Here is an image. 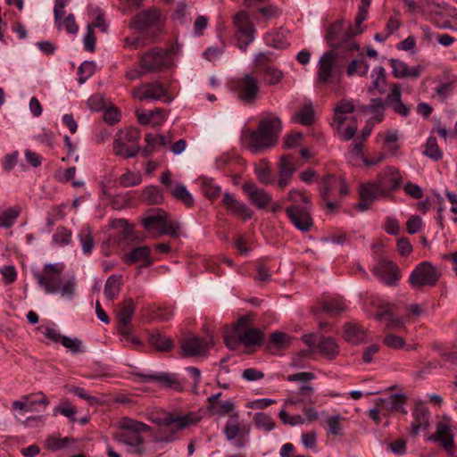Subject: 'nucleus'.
I'll return each mask as SVG.
<instances>
[{"mask_svg": "<svg viewBox=\"0 0 457 457\" xmlns=\"http://www.w3.org/2000/svg\"><path fill=\"white\" fill-rule=\"evenodd\" d=\"M147 419L160 427L153 436L152 441L156 444H170L179 439L180 431L196 425L202 420V416L197 411L165 412L162 415L151 413Z\"/></svg>", "mask_w": 457, "mask_h": 457, "instance_id": "1", "label": "nucleus"}, {"mask_svg": "<svg viewBox=\"0 0 457 457\" xmlns=\"http://www.w3.org/2000/svg\"><path fill=\"white\" fill-rule=\"evenodd\" d=\"M391 108L396 114L407 117L410 114V108L402 100V87L399 83H393L389 87L386 98L380 96H370L368 104L359 106V112L369 113L370 118L368 120L380 123L385 119V111Z\"/></svg>", "mask_w": 457, "mask_h": 457, "instance_id": "2", "label": "nucleus"}, {"mask_svg": "<svg viewBox=\"0 0 457 457\" xmlns=\"http://www.w3.org/2000/svg\"><path fill=\"white\" fill-rule=\"evenodd\" d=\"M281 131V120L278 117H268L262 120L256 130L246 133L244 142L256 154L273 147Z\"/></svg>", "mask_w": 457, "mask_h": 457, "instance_id": "3", "label": "nucleus"}, {"mask_svg": "<svg viewBox=\"0 0 457 457\" xmlns=\"http://www.w3.org/2000/svg\"><path fill=\"white\" fill-rule=\"evenodd\" d=\"M119 428L120 431L116 434V440L129 446V451L131 453L144 454L145 453V445L144 438L140 434L148 432L151 428L150 426L142 421L123 417L119 420Z\"/></svg>", "mask_w": 457, "mask_h": 457, "instance_id": "4", "label": "nucleus"}, {"mask_svg": "<svg viewBox=\"0 0 457 457\" xmlns=\"http://www.w3.org/2000/svg\"><path fill=\"white\" fill-rule=\"evenodd\" d=\"M164 23L165 17L162 12L155 7H150L134 15L129 22V28L155 40L163 32Z\"/></svg>", "mask_w": 457, "mask_h": 457, "instance_id": "5", "label": "nucleus"}, {"mask_svg": "<svg viewBox=\"0 0 457 457\" xmlns=\"http://www.w3.org/2000/svg\"><path fill=\"white\" fill-rule=\"evenodd\" d=\"M362 31L363 29L354 30L350 23L341 20L328 28L326 39L333 48H345L349 52H353L358 50V46L353 37Z\"/></svg>", "mask_w": 457, "mask_h": 457, "instance_id": "6", "label": "nucleus"}, {"mask_svg": "<svg viewBox=\"0 0 457 457\" xmlns=\"http://www.w3.org/2000/svg\"><path fill=\"white\" fill-rule=\"evenodd\" d=\"M319 189L322 201L329 211H334L338 204L337 195L345 196L348 192L345 182L335 175H326L319 182Z\"/></svg>", "mask_w": 457, "mask_h": 457, "instance_id": "7", "label": "nucleus"}, {"mask_svg": "<svg viewBox=\"0 0 457 457\" xmlns=\"http://www.w3.org/2000/svg\"><path fill=\"white\" fill-rule=\"evenodd\" d=\"M232 23L237 46L241 51L245 52L249 45L255 38L256 29L254 24L245 11L237 12L232 19Z\"/></svg>", "mask_w": 457, "mask_h": 457, "instance_id": "8", "label": "nucleus"}, {"mask_svg": "<svg viewBox=\"0 0 457 457\" xmlns=\"http://www.w3.org/2000/svg\"><path fill=\"white\" fill-rule=\"evenodd\" d=\"M144 228L149 232H156L158 236L170 235L177 237L179 226L177 222L169 220L167 213L162 209H154L142 220Z\"/></svg>", "mask_w": 457, "mask_h": 457, "instance_id": "9", "label": "nucleus"}, {"mask_svg": "<svg viewBox=\"0 0 457 457\" xmlns=\"http://www.w3.org/2000/svg\"><path fill=\"white\" fill-rule=\"evenodd\" d=\"M140 132L135 129L120 131L113 141L115 154L124 158L135 157L139 150Z\"/></svg>", "mask_w": 457, "mask_h": 457, "instance_id": "10", "label": "nucleus"}, {"mask_svg": "<svg viewBox=\"0 0 457 457\" xmlns=\"http://www.w3.org/2000/svg\"><path fill=\"white\" fill-rule=\"evenodd\" d=\"M441 277L440 271L428 262L418 264L409 277V283L414 289L436 286Z\"/></svg>", "mask_w": 457, "mask_h": 457, "instance_id": "11", "label": "nucleus"}, {"mask_svg": "<svg viewBox=\"0 0 457 457\" xmlns=\"http://www.w3.org/2000/svg\"><path fill=\"white\" fill-rule=\"evenodd\" d=\"M171 58L167 49L153 47L145 51L139 58V65L145 72L161 71L168 68Z\"/></svg>", "mask_w": 457, "mask_h": 457, "instance_id": "12", "label": "nucleus"}, {"mask_svg": "<svg viewBox=\"0 0 457 457\" xmlns=\"http://www.w3.org/2000/svg\"><path fill=\"white\" fill-rule=\"evenodd\" d=\"M232 89L242 103L252 104L258 98L260 82L252 73L245 74L234 82Z\"/></svg>", "mask_w": 457, "mask_h": 457, "instance_id": "13", "label": "nucleus"}, {"mask_svg": "<svg viewBox=\"0 0 457 457\" xmlns=\"http://www.w3.org/2000/svg\"><path fill=\"white\" fill-rule=\"evenodd\" d=\"M133 97L139 101H162L170 104L173 100V96L168 92L164 86L158 81L143 83L133 88Z\"/></svg>", "mask_w": 457, "mask_h": 457, "instance_id": "14", "label": "nucleus"}, {"mask_svg": "<svg viewBox=\"0 0 457 457\" xmlns=\"http://www.w3.org/2000/svg\"><path fill=\"white\" fill-rule=\"evenodd\" d=\"M63 268L62 263L46 264L41 272H34L37 284L45 289L46 294H56L59 291V282Z\"/></svg>", "mask_w": 457, "mask_h": 457, "instance_id": "15", "label": "nucleus"}, {"mask_svg": "<svg viewBox=\"0 0 457 457\" xmlns=\"http://www.w3.org/2000/svg\"><path fill=\"white\" fill-rule=\"evenodd\" d=\"M223 433L227 440L237 448H244L246 446L250 434V426H241L238 421V414L235 413L226 422Z\"/></svg>", "mask_w": 457, "mask_h": 457, "instance_id": "16", "label": "nucleus"}, {"mask_svg": "<svg viewBox=\"0 0 457 457\" xmlns=\"http://www.w3.org/2000/svg\"><path fill=\"white\" fill-rule=\"evenodd\" d=\"M250 321L249 316H243L237 320L236 328L238 340L245 347L261 345L264 337L263 333L258 328L249 327Z\"/></svg>", "mask_w": 457, "mask_h": 457, "instance_id": "17", "label": "nucleus"}, {"mask_svg": "<svg viewBox=\"0 0 457 457\" xmlns=\"http://www.w3.org/2000/svg\"><path fill=\"white\" fill-rule=\"evenodd\" d=\"M377 182L380 188L381 195H389L399 189L403 183V175L395 166H386L377 177Z\"/></svg>", "mask_w": 457, "mask_h": 457, "instance_id": "18", "label": "nucleus"}, {"mask_svg": "<svg viewBox=\"0 0 457 457\" xmlns=\"http://www.w3.org/2000/svg\"><path fill=\"white\" fill-rule=\"evenodd\" d=\"M342 67L337 63L333 51L325 53L319 62V79L323 83H332L339 79Z\"/></svg>", "mask_w": 457, "mask_h": 457, "instance_id": "19", "label": "nucleus"}, {"mask_svg": "<svg viewBox=\"0 0 457 457\" xmlns=\"http://www.w3.org/2000/svg\"><path fill=\"white\" fill-rule=\"evenodd\" d=\"M310 210L311 206L290 205L286 209V213L297 229L307 232L313 225Z\"/></svg>", "mask_w": 457, "mask_h": 457, "instance_id": "20", "label": "nucleus"}, {"mask_svg": "<svg viewBox=\"0 0 457 457\" xmlns=\"http://www.w3.org/2000/svg\"><path fill=\"white\" fill-rule=\"evenodd\" d=\"M242 189L251 204L258 209H264L271 204V195L254 183L246 182L242 186Z\"/></svg>", "mask_w": 457, "mask_h": 457, "instance_id": "21", "label": "nucleus"}, {"mask_svg": "<svg viewBox=\"0 0 457 457\" xmlns=\"http://www.w3.org/2000/svg\"><path fill=\"white\" fill-rule=\"evenodd\" d=\"M212 344V338L204 340L197 336H190L184 339L181 350L184 356L195 357L206 353Z\"/></svg>", "mask_w": 457, "mask_h": 457, "instance_id": "22", "label": "nucleus"}, {"mask_svg": "<svg viewBox=\"0 0 457 457\" xmlns=\"http://www.w3.org/2000/svg\"><path fill=\"white\" fill-rule=\"evenodd\" d=\"M370 83L367 86L366 91L370 96H378L386 94L387 89V78L384 67L376 66L372 69Z\"/></svg>", "mask_w": 457, "mask_h": 457, "instance_id": "23", "label": "nucleus"}, {"mask_svg": "<svg viewBox=\"0 0 457 457\" xmlns=\"http://www.w3.org/2000/svg\"><path fill=\"white\" fill-rule=\"evenodd\" d=\"M428 440L438 443L449 454L453 453V434L447 421L438 422L436 433L428 436Z\"/></svg>", "mask_w": 457, "mask_h": 457, "instance_id": "24", "label": "nucleus"}, {"mask_svg": "<svg viewBox=\"0 0 457 457\" xmlns=\"http://www.w3.org/2000/svg\"><path fill=\"white\" fill-rule=\"evenodd\" d=\"M413 421L410 427V434L416 436L421 429L426 430L429 428L430 413L425 403L419 401L415 403L412 411Z\"/></svg>", "mask_w": 457, "mask_h": 457, "instance_id": "25", "label": "nucleus"}, {"mask_svg": "<svg viewBox=\"0 0 457 457\" xmlns=\"http://www.w3.org/2000/svg\"><path fill=\"white\" fill-rule=\"evenodd\" d=\"M373 274L386 285H394L399 280L397 266L388 261H382L372 269Z\"/></svg>", "mask_w": 457, "mask_h": 457, "instance_id": "26", "label": "nucleus"}, {"mask_svg": "<svg viewBox=\"0 0 457 457\" xmlns=\"http://www.w3.org/2000/svg\"><path fill=\"white\" fill-rule=\"evenodd\" d=\"M314 388L309 385L301 386L296 391H291L285 405L313 404L316 400L313 397Z\"/></svg>", "mask_w": 457, "mask_h": 457, "instance_id": "27", "label": "nucleus"}, {"mask_svg": "<svg viewBox=\"0 0 457 457\" xmlns=\"http://www.w3.org/2000/svg\"><path fill=\"white\" fill-rule=\"evenodd\" d=\"M389 64L392 68V75L395 79L413 78L418 79L423 70L421 65L409 67L408 64L399 59L391 58Z\"/></svg>", "mask_w": 457, "mask_h": 457, "instance_id": "28", "label": "nucleus"}, {"mask_svg": "<svg viewBox=\"0 0 457 457\" xmlns=\"http://www.w3.org/2000/svg\"><path fill=\"white\" fill-rule=\"evenodd\" d=\"M122 261L128 265L140 262L141 267H148L153 262L151 259V249L145 245L135 247L129 253L123 254Z\"/></svg>", "mask_w": 457, "mask_h": 457, "instance_id": "29", "label": "nucleus"}, {"mask_svg": "<svg viewBox=\"0 0 457 457\" xmlns=\"http://www.w3.org/2000/svg\"><path fill=\"white\" fill-rule=\"evenodd\" d=\"M49 404L47 397L43 393L30 395V412L37 411L39 414H30V423L36 421L38 425L44 424V418L47 416L46 408Z\"/></svg>", "mask_w": 457, "mask_h": 457, "instance_id": "30", "label": "nucleus"}, {"mask_svg": "<svg viewBox=\"0 0 457 457\" xmlns=\"http://www.w3.org/2000/svg\"><path fill=\"white\" fill-rule=\"evenodd\" d=\"M379 195H381L380 188L377 180L361 185L360 187L361 202L357 204V209L361 212L368 210L370 204Z\"/></svg>", "mask_w": 457, "mask_h": 457, "instance_id": "31", "label": "nucleus"}, {"mask_svg": "<svg viewBox=\"0 0 457 457\" xmlns=\"http://www.w3.org/2000/svg\"><path fill=\"white\" fill-rule=\"evenodd\" d=\"M143 382H156L165 387L179 388L180 386L178 377L175 374L167 372L153 373V374H137Z\"/></svg>", "mask_w": 457, "mask_h": 457, "instance_id": "32", "label": "nucleus"}, {"mask_svg": "<svg viewBox=\"0 0 457 457\" xmlns=\"http://www.w3.org/2000/svg\"><path fill=\"white\" fill-rule=\"evenodd\" d=\"M137 120L141 125H152L157 127L162 125L166 120V114L163 109L155 108L152 111H137Z\"/></svg>", "mask_w": 457, "mask_h": 457, "instance_id": "33", "label": "nucleus"}, {"mask_svg": "<svg viewBox=\"0 0 457 457\" xmlns=\"http://www.w3.org/2000/svg\"><path fill=\"white\" fill-rule=\"evenodd\" d=\"M343 336L347 342L358 345L365 341L366 331L358 323L348 322L344 327Z\"/></svg>", "mask_w": 457, "mask_h": 457, "instance_id": "34", "label": "nucleus"}, {"mask_svg": "<svg viewBox=\"0 0 457 457\" xmlns=\"http://www.w3.org/2000/svg\"><path fill=\"white\" fill-rule=\"evenodd\" d=\"M407 397L404 394H395L386 399H381V408L387 409L393 411H398L406 415L407 410L405 408Z\"/></svg>", "mask_w": 457, "mask_h": 457, "instance_id": "35", "label": "nucleus"}, {"mask_svg": "<svg viewBox=\"0 0 457 457\" xmlns=\"http://www.w3.org/2000/svg\"><path fill=\"white\" fill-rule=\"evenodd\" d=\"M148 341L150 345L159 352H168L173 347L172 340L165 334L157 330L149 336Z\"/></svg>", "mask_w": 457, "mask_h": 457, "instance_id": "36", "label": "nucleus"}, {"mask_svg": "<svg viewBox=\"0 0 457 457\" xmlns=\"http://www.w3.org/2000/svg\"><path fill=\"white\" fill-rule=\"evenodd\" d=\"M347 310V305L340 297L330 298L322 303V311L330 316H337Z\"/></svg>", "mask_w": 457, "mask_h": 457, "instance_id": "37", "label": "nucleus"}, {"mask_svg": "<svg viewBox=\"0 0 457 457\" xmlns=\"http://www.w3.org/2000/svg\"><path fill=\"white\" fill-rule=\"evenodd\" d=\"M317 348L319 352L328 359H334L339 353L337 344L331 337L321 338Z\"/></svg>", "mask_w": 457, "mask_h": 457, "instance_id": "38", "label": "nucleus"}, {"mask_svg": "<svg viewBox=\"0 0 457 457\" xmlns=\"http://www.w3.org/2000/svg\"><path fill=\"white\" fill-rule=\"evenodd\" d=\"M121 287V276H110L104 285V295L108 300H114L120 294Z\"/></svg>", "mask_w": 457, "mask_h": 457, "instance_id": "39", "label": "nucleus"}, {"mask_svg": "<svg viewBox=\"0 0 457 457\" xmlns=\"http://www.w3.org/2000/svg\"><path fill=\"white\" fill-rule=\"evenodd\" d=\"M141 198L149 204H160L163 201L162 190L155 186L146 187L142 192Z\"/></svg>", "mask_w": 457, "mask_h": 457, "instance_id": "40", "label": "nucleus"}, {"mask_svg": "<svg viewBox=\"0 0 457 457\" xmlns=\"http://www.w3.org/2000/svg\"><path fill=\"white\" fill-rule=\"evenodd\" d=\"M260 74L263 77L264 81L269 85L278 84L284 77L283 72L274 67L266 66L260 71Z\"/></svg>", "mask_w": 457, "mask_h": 457, "instance_id": "41", "label": "nucleus"}, {"mask_svg": "<svg viewBox=\"0 0 457 457\" xmlns=\"http://www.w3.org/2000/svg\"><path fill=\"white\" fill-rule=\"evenodd\" d=\"M370 70L369 63L364 60H353L346 70V73L349 77L358 74L361 77L367 76Z\"/></svg>", "mask_w": 457, "mask_h": 457, "instance_id": "42", "label": "nucleus"}, {"mask_svg": "<svg viewBox=\"0 0 457 457\" xmlns=\"http://www.w3.org/2000/svg\"><path fill=\"white\" fill-rule=\"evenodd\" d=\"M135 311V304L132 299H125L122 307L118 312L120 323L129 324Z\"/></svg>", "mask_w": 457, "mask_h": 457, "instance_id": "43", "label": "nucleus"}, {"mask_svg": "<svg viewBox=\"0 0 457 457\" xmlns=\"http://www.w3.org/2000/svg\"><path fill=\"white\" fill-rule=\"evenodd\" d=\"M253 421L258 429L265 432H270L275 428V423L272 418L264 412L255 413Z\"/></svg>", "mask_w": 457, "mask_h": 457, "instance_id": "44", "label": "nucleus"}, {"mask_svg": "<svg viewBox=\"0 0 457 457\" xmlns=\"http://www.w3.org/2000/svg\"><path fill=\"white\" fill-rule=\"evenodd\" d=\"M293 120L304 126L312 124L314 120V112L312 105L303 106L298 112L294 115Z\"/></svg>", "mask_w": 457, "mask_h": 457, "instance_id": "45", "label": "nucleus"}, {"mask_svg": "<svg viewBox=\"0 0 457 457\" xmlns=\"http://www.w3.org/2000/svg\"><path fill=\"white\" fill-rule=\"evenodd\" d=\"M342 420H344V418L340 414L327 417L325 423L328 428V433L333 436H341L343 434Z\"/></svg>", "mask_w": 457, "mask_h": 457, "instance_id": "46", "label": "nucleus"}, {"mask_svg": "<svg viewBox=\"0 0 457 457\" xmlns=\"http://www.w3.org/2000/svg\"><path fill=\"white\" fill-rule=\"evenodd\" d=\"M424 154L434 161H439L442 158V152L435 137H430L428 138L425 145Z\"/></svg>", "mask_w": 457, "mask_h": 457, "instance_id": "47", "label": "nucleus"}, {"mask_svg": "<svg viewBox=\"0 0 457 457\" xmlns=\"http://www.w3.org/2000/svg\"><path fill=\"white\" fill-rule=\"evenodd\" d=\"M278 170L280 174L293 176L296 170V164L292 155H283L280 157L278 163Z\"/></svg>", "mask_w": 457, "mask_h": 457, "instance_id": "48", "label": "nucleus"}, {"mask_svg": "<svg viewBox=\"0 0 457 457\" xmlns=\"http://www.w3.org/2000/svg\"><path fill=\"white\" fill-rule=\"evenodd\" d=\"M287 199L292 202V205L312 206L309 197L298 189H291Z\"/></svg>", "mask_w": 457, "mask_h": 457, "instance_id": "49", "label": "nucleus"}, {"mask_svg": "<svg viewBox=\"0 0 457 457\" xmlns=\"http://www.w3.org/2000/svg\"><path fill=\"white\" fill-rule=\"evenodd\" d=\"M71 241V231L65 227L57 228L56 231L53 235V242L59 245H67Z\"/></svg>", "mask_w": 457, "mask_h": 457, "instance_id": "50", "label": "nucleus"}, {"mask_svg": "<svg viewBox=\"0 0 457 457\" xmlns=\"http://www.w3.org/2000/svg\"><path fill=\"white\" fill-rule=\"evenodd\" d=\"M96 71V63L91 61H85L83 62L79 69H78V75H79V82L80 84L84 83L88 78H90Z\"/></svg>", "mask_w": 457, "mask_h": 457, "instance_id": "51", "label": "nucleus"}, {"mask_svg": "<svg viewBox=\"0 0 457 457\" xmlns=\"http://www.w3.org/2000/svg\"><path fill=\"white\" fill-rule=\"evenodd\" d=\"M142 182V175L139 171H127L120 177V183L125 187H135Z\"/></svg>", "mask_w": 457, "mask_h": 457, "instance_id": "52", "label": "nucleus"}, {"mask_svg": "<svg viewBox=\"0 0 457 457\" xmlns=\"http://www.w3.org/2000/svg\"><path fill=\"white\" fill-rule=\"evenodd\" d=\"M172 194L175 198L182 201L187 207L194 205V198L183 184L177 185Z\"/></svg>", "mask_w": 457, "mask_h": 457, "instance_id": "53", "label": "nucleus"}, {"mask_svg": "<svg viewBox=\"0 0 457 457\" xmlns=\"http://www.w3.org/2000/svg\"><path fill=\"white\" fill-rule=\"evenodd\" d=\"M18 214V212L13 208H9L0 213V228H11L14 224Z\"/></svg>", "mask_w": 457, "mask_h": 457, "instance_id": "54", "label": "nucleus"}, {"mask_svg": "<svg viewBox=\"0 0 457 457\" xmlns=\"http://www.w3.org/2000/svg\"><path fill=\"white\" fill-rule=\"evenodd\" d=\"M228 210L233 214L242 216L244 220H250L253 217V212L249 209V207L238 200H237V202L231 205Z\"/></svg>", "mask_w": 457, "mask_h": 457, "instance_id": "55", "label": "nucleus"}, {"mask_svg": "<svg viewBox=\"0 0 457 457\" xmlns=\"http://www.w3.org/2000/svg\"><path fill=\"white\" fill-rule=\"evenodd\" d=\"M79 240L82 245V250L85 253H90L94 247V239L92 231L87 228L79 233Z\"/></svg>", "mask_w": 457, "mask_h": 457, "instance_id": "56", "label": "nucleus"}, {"mask_svg": "<svg viewBox=\"0 0 457 457\" xmlns=\"http://www.w3.org/2000/svg\"><path fill=\"white\" fill-rule=\"evenodd\" d=\"M336 130L341 139L349 141L354 137L357 131V124L355 120H352L347 126H340L339 128H337Z\"/></svg>", "mask_w": 457, "mask_h": 457, "instance_id": "57", "label": "nucleus"}, {"mask_svg": "<svg viewBox=\"0 0 457 457\" xmlns=\"http://www.w3.org/2000/svg\"><path fill=\"white\" fill-rule=\"evenodd\" d=\"M69 0H55L54 6V23L59 30L62 29V19L65 14V6Z\"/></svg>", "mask_w": 457, "mask_h": 457, "instance_id": "58", "label": "nucleus"}, {"mask_svg": "<svg viewBox=\"0 0 457 457\" xmlns=\"http://www.w3.org/2000/svg\"><path fill=\"white\" fill-rule=\"evenodd\" d=\"M70 442V437L59 438L57 436H52L46 440V446L49 450L56 451L67 447Z\"/></svg>", "mask_w": 457, "mask_h": 457, "instance_id": "59", "label": "nucleus"}, {"mask_svg": "<svg viewBox=\"0 0 457 457\" xmlns=\"http://www.w3.org/2000/svg\"><path fill=\"white\" fill-rule=\"evenodd\" d=\"M95 15L96 16L94 21L88 24L87 28H91L92 30H94L95 29H99L102 32H107L108 24L105 22L104 19V12L96 7L95 9Z\"/></svg>", "mask_w": 457, "mask_h": 457, "instance_id": "60", "label": "nucleus"}, {"mask_svg": "<svg viewBox=\"0 0 457 457\" xmlns=\"http://www.w3.org/2000/svg\"><path fill=\"white\" fill-rule=\"evenodd\" d=\"M203 192L209 199L216 198L220 193V187L212 179H205L202 186Z\"/></svg>", "mask_w": 457, "mask_h": 457, "instance_id": "61", "label": "nucleus"}, {"mask_svg": "<svg viewBox=\"0 0 457 457\" xmlns=\"http://www.w3.org/2000/svg\"><path fill=\"white\" fill-rule=\"evenodd\" d=\"M35 330H36V333L42 334L46 338H47L48 340H50L51 342H54V343H59L61 340V337L62 336L61 333H59L54 328H52L47 326L37 327Z\"/></svg>", "mask_w": 457, "mask_h": 457, "instance_id": "62", "label": "nucleus"}, {"mask_svg": "<svg viewBox=\"0 0 457 457\" xmlns=\"http://www.w3.org/2000/svg\"><path fill=\"white\" fill-rule=\"evenodd\" d=\"M255 174L259 181L262 184H271L273 179L270 174V169L267 163H262L255 168Z\"/></svg>", "mask_w": 457, "mask_h": 457, "instance_id": "63", "label": "nucleus"}, {"mask_svg": "<svg viewBox=\"0 0 457 457\" xmlns=\"http://www.w3.org/2000/svg\"><path fill=\"white\" fill-rule=\"evenodd\" d=\"M383 342L385 345L394 350L401 349L405 345L403 337L395 334H387Z\"/></svg>", "mask_w": 457, "mask_h": 457, "instance_id": "64", "label": "nucleus"}]
</instances>
